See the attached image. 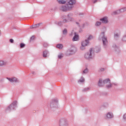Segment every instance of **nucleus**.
Wrapping results in <instances>:
<instances>
[{"label":"nucleus","mask_w":126,"mask_h":126,"mask_svg":"<svg viewBox=\"0 0 126 126\" xmlns=\"http://www.w3.org/2000/svg\"><path fill=\"white\" fill-rule=\"evenodd\" d=\"M58 1L61 4H65L60 7V10L65 12L71 11L76 3V0H58Z\"/></svg>","instance_id":"f257e3e1"},{"label":"nucleus","mask_w":126,"mask_h":126,"mask_svg":"<svg viewBox=\"0 0 126 126\" xmlns=\"http://www.w3.org/2000/svg\"><path fill=\"white\" fill-rule=\"evenodd\" d=\"M99 40L102 39L104 48H107V45L108 44V40L107 37L105 36V32H101L99 35Z\"/></svg>","instance_id":"f03ea898"},{"label":"nucleus","mask_w":126,"mask_h":126,"mask_svg":"<svg viewBox=\"0 0 126 126\" xmlns=\"http://www.w3.org/2000/svg\"><path fill=\"white\" fill-rule=\"evenodd\" d=\"M85 58L86 60H88L89 61L92 60V59L94 58V52L92 48H91L90 51L85 55Z\"/></svg>","instance_id":"7ed1b4c3"},{"label":"nucleus","mask_w":126,"mask_h":126,"mask_svg":"<svg viewBox=\"0 0 126 126\" xmlns=\"http://www.w3.org/2000/svg\"><path fill=\"white\" fill-rule=\"evenodd\" d=\"M76 52H77V49L76 47H72L67 50L65 55L66 56H72V55H74Z\"/></svg>","instance_id":"20e7f679"},{"label":"nucleus","mask_w":126,"mask_h":126,"mask_svg":"<svg viewBox=\"0 0 126 126\" xmlns=\"http://www.w3.org/2000/svg\"><path fill=\"white\" fill-rule=\"evenodd\" d=\"M15 108H17V101H14L9 106L6 108V111H12V110H15Z\"/></svg>","instance_id":"39448f33"},{"label":"nucleus","mask_w":126,"mask_h":126,"mask_svg":"<svg viewBox=\"0 0 126 126\" xmlns=\"http://www.w3.org/2000/svg\"><path fill=\"white\" fill-rule=\"evenodd\" d=\"M58 102L59 100H58V99H53L52 102L50 103V107L51 109H53V108L57 109V108H58Z\"/></svg>","instance_id":"423d86ee"},{"label":"nucleus","mask_w":126,"mask_h":126,"mask_svg":"<svg viewBox=\"0 0 126 126\" xmlns=\"http://www.w3.org/2000/svg\"><path fill=\"white\" fill-rule=\"evenodd\" d=\"M103 82L104 84H109L106 85V87L108 89H109V88H111L113 86V84L111 83V80L109 78L103 80Z\"/></svg>","instance_id":"0eeeda50"},{"label":"nucleus","mask_w":126,"mask_h":126,"mask_svg":"<svg viewBox=\"0 0 126 126\" xmlns=\"http://www.w3.org/2000/svg\"><path fill=\"white\" fill-rule=\"evenodd\" d=\"M7 79L10 81V82L14 83H19V79L15 77H12V78H6Z\"/></svg>","instance_id":"6e6552de"},{"label":"nucleus","mask_w":126,"mask_h":126,"mask_svg":"<svg viewBox=\"0 0 126 126\" xmlns=\"http://www.w3.org/2000/svg\"><path fill=\"white\" fill-rule=\"evenodd\" d=\"M59 126H68L67 121L65 119H61L60 120Z\"/></svg>","instance_id":"1a4fd4ad"},{"label":"nucleus","mask_w":126,"mask_h":126,"mask_svg":"<svg viewBox=\"0 0 126 126\" xmlns=\"http://www.w3.org/2000/svg\"><path fill=\"white\" fill-rule=\"evenodd\" d=\"M126 11V7L121 8L120 9L115 11L112 13V15H116L117 14H120V12H125Z\"/></svg>","instance_id":"9d476101"},{"label":"nucleus","mask_w":126,"mask_h":126,"mask_svg":"<svg viewBox=\"0 0 126 126\" xmlns=\"http://www.w3.org/2000/svg\"><path fill=\"white\" fill-rule=\"evenodd\" d=\"M112 48L114 51H115L116 53H117V54L121 53V50H120V47L118 46H117V44H116V43L113 44Z\"/></svg>","instance_id":"9b49d317"},{"label":"nucleus","mask_w":126,"mask_h":126,"mask_svg":"<svg viewBox=\"0 0 126 126\" xmlns=\"http://www.w3.org/2000/svg\"><path fill=\"white\" fill-rule=\"evenodd\" d=\"M100 21H101L102 23H104V24H107V23L108 22V18L107 17L100 18Z\"/></svg>","instance_id":"f8f14e48"},{"label":"nucleus","mask_w":126,"mask_h":126,"mask_svg":"<svg viewBox=\"0 0 126 126\" xmlns=\"http://www.w3.org/2000/svg\"><path fill=\"white\" fill-rule=\"evenodd\" d=\"M42 23H40L38 24H35L34 25L31 26V29H36L39 27H40V26L41 25Z\"/></svg>","instance_id":"ddd939ff"},{"label":"nucleus","mask_w":126,"mask_h":126,"mask_svg":"<svg viewBox=\"0 0 126 126\" xmlns=\"http://www.w3.org/2000/svg\"><path fill=\"white\" fill-rule=\"evenodd\" d=\"M114 114L112 112H108L106 114V120L108 119H113Z\"/></svg>","instance_id":"4468645a"},{"label":"nucleus","mask_w":126,"mask_h":126,"mask_svg":"<svg viewBox=\"0 0 126 126\" xmlns=\"http://www.w3.org/2000/svg\"><path fill=\"white\" fill-rule=\"evenodd\" d=\"M79 38V35H78V34H77L76 32H74V36H73V37L72 38V41L73 42H74L75 41H77L78 40Z\"/></svg>","instance_id":"2eb2a0df"},{"label":"nucleus","mask_w":126,"mask_h":126,"mask_svg":"<svg viewBox=\"0 0 126 126\" xmlns=\"http://www.w3.org/2000/svg\"><path fill=\"white\" fill-rule=\"evenodd\" d=\"M89 44V40L86 39L84 41H83L81 43L82 46H84L85 47H86Z\"/></svg>","instance_id":"dca6fc26"},{"label":"nucleus","mask_w":126,"mask_h":126,"mask_svg":"<svg viewBox=\"0 0 126 126\" xmlns=\"http://www.w3.org/2000/svg\"><path fill=\"white\" fill-rule=\"evenodd\" d=\"M72 16H73V14L72 13H70L67 15V19L69 20V21H72L73 18Z\"/></svg>","instance_id":"f3484780"},{"label":"nucleus","mask_w":126,"mask_h":126,"mask_svg":"<svg viewBox=\"0 0 126 126\" xmlns=\"http://www.w3.org/2000/svg\"><path fill=\"white\" fill-rule=\"evenodd\" d=\"M121 36V33H114V39L115 40H119V38Z\"/></svg>","instance_id":"a211bd4d"},{"label":"nucleus","mask_w":126,"mask_h":126,"mask_svg":"<svg viewBox=\"0 0 126 126\" xmlns=\"http://www.w3.org/2000/svg\"><path fill=\"white\" fill-rule=\"evenodd\" d=\"M6 64H7V62L4 61H0V66L6 65Z\"/></svg>","instance_id":"6ab92c4d"},{"label":"nucleus","mask_w":126,"mask_h":126,"mask_svg":"<svg viewBox=\"0 0 126 126\" xmlns=\"http://www.w3.org/2000/svg\"><path fill=\"white\" fill-rule=\"evenodd\" d=\"M48 54H49V51L45 50L44 51H43V57L44 58L47 57V56H48Z\"/></svg>","instance_id":"aec40b11"},{"label":"nucleus","mask_w":126,"mask_h":126,"mask_svg":"<svg viewBox=\"0 0 126 126\" xmlns=\"http://www.w3.org/2000/svg\"><path fill=\"white\" fill-rule=\"evenodd\" d=\"M63 45L62 44H58L57 45V48L60 50H62V49H63Z\"/></svg>","instance_id":"412c9836"},{"label":"nucleus","mask_w":126,"mask_h":126,"mask_svg":"<svg viewBox=\"0 0 126 126\" xmlns=\"http://www.w3.org/2000/svg\"><path fill=\"white\" fill-rule=\"evenodd\" d=\"M98 85L99 87H102V86H103V84L102 83V80L101 79L99 80Z\"/></svg>","instance_id":"4be33fe9"},{"label":"nucleus","mask_w":126,"mask_h":126,"mask_svg":"<svg viewBox=\"0 0 126 126\" xmlns=\"http://www.w3.org/2000/svg\"><path fill=\"white\" fill-rule=\"evenodd\" d=\"M55 24H57L59 26H62V25H63V22H56Z\"/></svg>","instance_id":"5701e85b"},{"label":"nucleus","mask_w":126,"mask_h":126,"mask_svg":"<svg viewBox=\"0 0 126 126\" xmlns=\"http://www.w3.org/2000/svg\"><path fill=\"white\" fill-rule=\"evenodd\" d=\"M122 42H126V34L122 37Z\"/></svg>","instance_id":"b1692460"},{"label":"nucleus","mask_w":126,"mask_h":126,"mask_svg":"<svg viewBox=\"0 0 126 126\" xmlns=\"http://www.w3.org/2000/svg\"><path fill=\"white\" fill-rule=\"evenodd\" d=\"M25 47V44L23 43H21L20 44V48H21V49H23V48H24Z\"/></svg>","instance_id":"393cba45"},{"label":"nucleus","mask_w":126,"mask_h":126,"mask_svg":"<svg viewBox=\"0 0 126 126\" xmlns=\"http://www.w3.org/2000/svg\"><path fill=\"white\" fill-rule=\"evenodd\" d=\"M84 78H83V77H81V78L79 80L78 83H79V82H84Z\"/></svg>","instance_id":"a878e982"},{"label":"nucleus","mask_w":126,"mask_h":126,"mask_svg":"<svg viewBox=\"0 0 126 126\" xmlns=\"http://www.w3.org/2000/svg\"><path fill=\"white\" fill-rule=\"evenodd\" d=\"M105 71V69L104 68H100L98 70V72H104Z\"/></svg>","instance_id":"bb28decb"},{"label":"nucleus","mask_w":126,"mask_h":126,"mask_svg":"<svg viewBox=\"0 0 126 126\" xmlns=\"http://www.w3.org/2000/svg\"><path fill=\"white\" fill-rule=\"evenodd\" d=\"M88 72V68H86L82 72L83 74H86Z\"/></svg>","instance_id":"cd10ccee"},{"label":"nucleus","mask_w":126,"mask_h":126,"mask_svg":"<svg viewBox=\"0 0 126 126\" xmlns=\"http://www.w3.org/2000/svg\"><path fill=\"white\" fill-rule=\"evenodd\" d=\"M63 35H66L67 34V30H66V29H64L63 31Z\"/></svg>","instance_id":"c85d7f7f"},{"label":"nucleus","mask_w":126,"mask_h":126,"mask_svg":"<svg viewBox=\"0 0 126 126\" xmlns=\"http://www.w3.org/2000/svg\"><path fill=\"white\" fill-rule=\"evenodd\" d=\"M101 22H99V21H97L95 23V26H100V25H101Z\"/></svg>","instance_id":"c756f323"},{"label":"nucleus","mask_w":126,"mask_h":126,"mask_svg":"<svg viewBox=\"0 0 126 126\" xmlns=\"http://www.w3.org/2000/svg\"><path fill=\"white\" fill-rule=\"evenodd\" d=\"M90 88H85L83 90V92H86V91H88V90H90Z\"/></svg>","instance_id":"7c9ffc66"},{"label":"nucleus","mask_w":126,"mask_h":126,"mask_svg":"<svg viewBox=\"0 0 126 126\" xmlns=\"http://www.w3.org/2000/svg\"><path fill=\"white\" fill-rule=\"evenodd\" d=\"M101 49H100V48H99V47H96L95 48V52H96V53H99V52H100V50Z\"/></svg>","instance_id":"2f4dec72"},{"label":"nucleus","mask_w":126,"mask_h":126,"mask_svg":"<svg viewBox=\"0 0 126 126\" xmlns=\"http://www.w3.org/2000/svg\"><path fill=\"white\" fill-rule=\"evenodd\" d=\"M92 39H93V36L91 35L89 36V37L88 38V39L87 40H88V41H89V40H92Z\"/></svg>","instance_id":"473e14b6"},{"label":"nucleus","mask_w":126,"mask_h":126,"mask_svg":"<svg viewBox=\"0 0 126 126\" xmlns=\"http://www.w3.org/2000/svg\"><path fill=\"white\" fill-rule=\"evenodd\" d=\"M43 47L45 48H46V47H48V43L45 42L43 43Z\"/></svg>","instance_id":"72a5a7b5"},{"label":"nucleus","mask_w":126,"mask_h":126,"mask_svg":"<svg viewBox=\"0 0 126 126\" xmlns=\"http://www.w3.org/2000/svg\"><path fill=\"white\" fill-rule=\"evenodd\" d=\"M9 42H10V43H14V40H13V39L11 38V39H9Z\"/></svg>","instance_id":"f704fd0d"},{"label":"nucleus","mask_w":126,"mask_h":126,"mask_svg":"<svg viewBox=\"0 0 126 126\" xmlns=\"http://www.w3.org/2000/svg\"><path fill=\"white\" fill-rule=\"evenodd\" d=\"M81 50H82L83 51V50H85V46H82L81 47Z\"/></svg>","instance_id":"c9c22d12"},{"label":"nucleus","mask_w":126,"mask_h":126,"mask_svg":"<svg viewBox=\"0 0 126 126\" xmlns=\"http://www.w3.org/2000/svg\"><path fill=\"white\" fill-rule=\"evenodd\" d=\"M34 39H35V36L34 35H32L31 37V40H34Z\"/></svg>","instance_id":"e433bc0d"},{"label":"nucleus","mask_w":126,"mask_h":126,"mask_svg":"<svg viewBox=\"0 0 126 126\" xmlns=\"http://www.w3.org/2000/svg\"><path fill=\"white\" fill-rule=\"evenodd\" d=\"M124 120H126V114H125L123 116Z\"/></svg>","instance_id":"4c0bfd02"},{"label":"nucleus","mask_w":126,"mask_h":126,"mask_svg":"<svg viewBox=\"0 0 126 126\" xmlns=\"http://www.w3.org/2000/svg\"><path fill=\"white\" fill-rule=\"evenodd\" d=\"M80 16H81V17H83V13H81L79 14Z\"/></svg>","instance_id":"58836bf2"},{"label":"nucleus","mask_w":126,"mask_h":126,"mask_svg":"<svg viewBox=\"0 0 126 126\" xmlns=\"http://www.w3.org/2000/svg\"><path fill=\"white\" fill-rule=\"evenodd\" d=\"M58 58L59 59H62V58H63V55H59L58 56Z\"/></svg>","instance_id":"ea45409f"},{"label":"nucleus","mask_w":126,"mask_h":126,"mask_svg":"<svg viewBox=\"0 0 126 126\" xmlns=\"http://www.w3.org/2000/svg\"><path fill=\"white\" fill-rule=\"evenodd\" d=\"M98 1V0H94L93 2V3H96Z\"/></svg>","instance_id":"a19ab883"},{"label":"nucleus","mask_w":126,"mask_h":126,"mask_svg":"<svg viewBox=\"0 0 126 126\" xmlns=\"http://www.w3.org/2000/svg\"><path fill=\"white\" fill-rule=\"evenodd\" d=\"M66 21H66V19H64V20H63V23H65V22H66Z\"/></svg>","instance_id":"79ce46f5"},{"label":"nucleus","mask_w":126,"mask_h":126,"mask_svg":"<svg viewBox=\"0 0 126 126\" xmlns=\"http://www.w3.org/2000/svg\"><path fill=\"white\" fill-rule=\"evenodd\" d=\"M76 24H77L78 26H79V27H80V26H79V23L76 22Z\"/></svg>","instance_id":"37998d69"},{"label":"nucleus","mask_w":126,"mask_h":126,"mask_svg":"<svg viewBox=\"0 0 126 126\" xmlns=\"http://www.w3.org/2000/svg\"><path fill=\"white\" fill-rule=\"evenodd\" d=\"M85 26V24L83 25V27H84Z\"/></svg>","instance_id":"c03bdc74"},{"label":"nucleus","mask_w":126,"mask_h":126,"mask_svg":"<svg viewBox=\"0 0 126 126\" xmlns=\"http://www.w3.org/2000/svg\"><path fill=\"white\" fill-rule=\"evenodd\" d=\"M34 73H35V72H32V74H34Z\"/></svg>","instance_id":"a18cd8bd"},{"label":"nucleus","mask_w":126,"mask_h":126,"mask_svg":"<svg viewBox=\"0 0 126 126\" xmlns=\"http://www.w3.org/2000/svg\"><path fill=\"white\" fill-rule=\"evenodd\" d=\"M114 84V85L117 86V84Z\"/></svg>","instance_id":"49530a36"},{"label":"nucleus","mask_w":126,"mask_h":126,"mask_svg":"<svg viewBox=\"0 0 126 126\" xmlns=\"http://www.w3.org/2000/svg\"><path fill=\"white\" fill-rule=\"evenodd\" d=\"M63 39V37H62L61 38V40H62Z\"/></svg>","instance_id":"de8ad7c7"},{"label":"nucleus","mask_w":126,"mask_h":126,"mask_svg":"<svg viewBox=\"0 0 126 126\" xmlns=\"http://www.w3.org/2000/svg\"><path fill=\"white\" fill-rule=\"evenodd\" d=\"M62 18L63 19V16L62 17Z\"/></svg>","instance_id":"09e8293b"}]
</instances>
